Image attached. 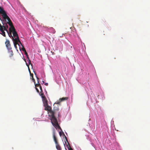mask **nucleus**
<instances>
[{
	"label": "nucleus",
	"mask_w": 150,
	"mask_h": 150,
	"mask_svg": "<svg viewBox=\"0 0 150 150\" xmlns=\"http://www.w3.org/2000/svg\"><path fill=\"white\" fill-rule=\"evenodd\" d=\"M9 30L8 35L10 37H12L13 41L18 40V41H20L18 34L15 29H9Z\"/></svg>",
	"instance_id": "1"
},
{
	"label": "nucleus",
	"mask_w": 150,
	"mask_h": 150,
	"mask_svg": "<svg viewBox=\"0 0 150 150\" xmlns=\"http://www.w3.org/2000/svg\"><path fill=\"white\" fill-rule=\"evenodd\" d=\"M4 15H3V14H1L3 18L5 20V21H6V19L7 20V22L6 24H8L10 26V27L9 28H14L11 19L6 14V13L5 11H4Z\"/></svg>",
	"instance_id": "2"
},
{
	"label": "nucleus",
	"mask_w": 150,
	"mask_h": 150,
	"mask_svg": "<svg viewBox=\"0 0 150 150\" xmlns=\"http://www.w3.org/2000/svg\"><path fill=\"white\" fill-rule=\"evenodd\" d=\"M45 107V110H47L48 112L50 113V115L51 114H53L54 113H56V112H57L59 111V109L58 108L57 109H54L53 110H52V108L50 106L47 105L46 106H44Z\"/></svg>",
	"instance_id": "3"
},
{
	"label": "nucleus",
	"mask_w": 150,
	"mask_h": 150,
	"mask_svg": "<svg viewBox=\"0 0 150 150\" xmlns=\"http://www.w3.org/2000/svg\"><path fill=\"white\" fill-rule=\"evenodd\" d=\"M56 112H56V113H54L53 114H52L49 115L51 117V120L52 125L58 123L57 120L54 116V115L56 114Z\"/></svg>",
	"instance_id": "4"
},
{
	"label": "nucleus",
	"mask_w": 150,
	"mask_h": 150,
	"mask_svg": "<svg viewBox=\"0 0 150 150\" xmlns=\"http://www.w3.org/2000/svg\"><path fill=\"white\" fill-rule=\"evenodd\" d=\"M5 44L7 49L8 50H11V44L10 42L9 41L7 40L5 42Z\"/></svg>",
	"instance_id": "5"
},
{
	"label": "nucleus",
	"mask_w": 150,
	"mask_h": 150,
	"mask_svg": "<svg viewBox=\"0 0 150 150\" xmlns=\"http://www.w3.org/2000/svg\"><path fill=\"white\" fill-rule=\"evenodd\" d=\"M4 31H6L8 34L9 33V32L7 29H0V33L2 34L3 36H5L6 35Z\"/></svg>",
	"instance_id": "6"
},
{
	"label": "nucleus",
	"mask_w": 150,
	"mask_h": 150,
	"mask_svg": "<svg viewBox=\"0 0 150 150\" xmlns=\"http://www.w3.org/2000/svg\"><path fill=\"white\" fill-rule=\"evenodd\" d=\"M13 44L14 45V46L15 47L16 49H17V47L16 45H19V44H18V42H19L20 44L22 45V43L20 40V41H18V40H15V41H13Z\"/></svg>",
	"instance_id": "7"
},
{
	"label": "nucleus",
	"mask_w": 150,
	"mask_h": 150,
	"mask_svg": "<svg viewBox=\"0 0 150 150\" xmlns=\"http://www.w3.org/2000/svg\"><path fill=\"white\" fill-rule=\"evenodd\" d=\"M24 52H25V54L26 55V56L27 57V59H28L27 60H28V62L29 63V65H28V64H27L26 63V64L27 66L28 67V66H29V65H30V64H31V61L30 60L28 56V54L27 53V52L26 51Z\"/></svg>",
	"instance_id": "8"
},
{
	"label": "nucleus",
	"mask_w": 150,
	"mask_h": 150,
	"mask_svg": "<svg viewBox=\"0 0 150 150\" xmlns=\"http://www.w3.org/2000/svg\"><path fill=\"white\" fill-rule=\"evenodd\" d=\"M42 99L44 106H46L47 105V101L45 97L42 98Z\"/></svg>",
	"instance_id": "9"
},
{
	"label": "nucleus",
	"mask_w": 150,
	"mask_h": 150,
	"mask_svg": "<svg viewBox=\"0 0 150 150\" xmlns=\"http://www.w3.org/2000/svg\"><path fill=\"white\" fill-rule=\"evenodd\" d=\"M53 137L54 141L55 143V144L58 143V142L57 141V138L55 135V133L54 132H53Z\"/></svg>",
	"instance_id": "10"
},
{
	"label": "nucleus",
	"mask_w": 150,
	"mask_h": 150,
	"mask_svg": "<svg viewBox=\"0 0 150 150\" xmlns=\"http://www.w3.org/2000/svg\"><path fill=\"white\" fill-rule=\"evenodd\" d=\"M68 99V98L67 97H63L62 98H60L59 100V102H60L62 101H64V100H67Z\"/></svg>",
	"instance_id": "11"
},
{
	"label": "nucleus",
	"mask_w": 150,
	"mask_h": 150,
	"mask_svg": "<svg viewBox=\"0 0 150 150\" xmlns=\"http://www.w3.org/2000/svg\"><path fill=\"white\" fill-rule=\"evenodd\" d=\"M53 125L55 127L56 129L58 128V129L61 130H62V129L60 127V126L59 125L58 123H57L56 124H53Z\"/></svg>",
	"instance_id": "12"
},
{
	"label": "nucleus",
	"mask_w": 150,
	"mask_h": 150,
	"mask_svg": "<svg viewBox=\"0 0 150 150\" xmlns=\"http://www.w3.org/2000/svg\"><path fill=\"white\" fill-rule=\"evenodd\" d=\"M56 149L57 150H62V149L59 143L55 144Z\"/></svg>",
	"instance_id": "13"
},
{
	"label": "nucleus",
	"mask_w": 150,
	"mask_h": 150,
	"mask_svg": "<svg viewBox=\"0 0 150 150\" xmlns=\"http://www.w3.org/2000/svg\"><path fill=\"white\" fill-rule=\"evenodd\" d=\"M4 11H5L4 9L2 8H1L0 6V13L1 14H3V15H4Z\"/></svg>",
	"instance_id": "14"
},
{
	"label": "nucleus",
	"mask_w": 150,
	"mask_h": 150,
	"mask_svg": "<svg viewBox=\"0 0 150 150\" xmlns=\"http://www.w3.org/2000/svg\"><path fill=\"white\" fill-rule=\"evenodd\" d=\"M37 79H38V83H36V84L35 83H34L35 86L36 87H39V86H40V83L39 82V80H38L39 79L37 77Z\"/></svg>",
	"instance_id": "15"
},
{
	"label": "nucleus",
	"mask_w": 150,
	"mask_h": 150,
	"mask_svg": "<svg viewBox=\"0 0 150 150\" xmlns=\"http://www.w3.org/2000/svg\"><path fill=\"white\" fill-rule=\"evenodd\" d=\"M67 147L68 149V150H73L72 148L71 147L70 145H69V144L68 143V145H67Z\"/></svg>",
	"instance_id": "16"
},
{
	"label": "nucleus",
	"mask_w": 150,
	"mask_h": 150,
	"mask_svg": "<svg viewBox=\"0 0 150 150\" xmlns=\"http://www.w3.org/2000/svg\"><path fill=\"white\" fill-rule=\"evenodd\" d=\"M41 93V97L42 98H43L44 97H45V96H44V94L43 92V91H42V92H41V93Z\"/></svg>",
	"instance_id": "17"
},
{
	"label": "nucleus",
	"mask_w": 150,
	"mask_h": 150,
	"mask_svg": "<svg viewBox=\"0 0 150 150\" xmlns=\"http://www.w3.org/2000/svg\"><path fill=\"white\" fill-rule=\"evenodd\" d=\"M13 51L11 50V51L10 52V57H12L13 56Z\"/></svg>",
	"instance_id": "18"
},
{
	"label": "nucleus",
	"mask_w": 150,
	"mask_h": 150,
	"mask_svg": "<svg viewBox=\"0 0 150 150\" xmlns=\"http://www.w3.org/2000/svg\"><path fill=\"white\" fill-rule=\"evenodd\" d=\"M39 88H40V93H41V92H42V87H41V86L40 85V86H39Z\"/></svg>",
	"instance_id": "19"
},
{
	"label": "nucleus",
	"mask_w": 150,
	"mask_h": 150,
	"mask_svg": "<svg viewBox=\"0 0 150 150\" xmlns=\"http://www.w3.org/2000/svg\"><path fill=\"white\" fill-rule=\"evenodd\" d=\"M22 51H23L24 52H25V51H26V50H25V48L23 46V47H22Z\"/></svg>",
	"instance_id": "20"
},
{
	"label": "nucleus",
	"mask_w": 150,
	"mask_h": 150,
	"mask_svg": "<svg viewBox=\"0 0 150 150\" xmlns=\"http://www.w3.org/2000/svg\"><path fill=\"white\" fill-rule=\"evenodd\" d=\"M29 71L30 72V70L29 68ZM30 76H31V77H32V78H33V74L30 73Z\"/></svg>",
	"instance_id": "21"
},
{
	"label": "nucleus",
	"mask_w": 150,
	"mask_h": 150,
	"mask_svg": "<svg viewBox=\"0 0 150 150\" xmlns=\"http://www.w3.org/2000/svg\"><path fill=\"white\" fill-rule=\"evenodd\" d=\"M35 89H36L37 92L38 93H39V91L37 87H35Z\"/></svg>",
	"instance_id": "22"
},
{
	"label": "nucleus",
	"mask_w": 150,
	"mask_h": 150,
	"mask_svg": "<svg viewBox=\"0 0 150 150\" xmlns=\"http://www.w3.org/2000/svg\"><path fill=\"white\" fill-rule=\"evenodd\" d=\"M32 80L33 82H34V83H35V79H34L33 78H32Z\"/></svg>",
	"instance_id": "23"
},
{
	"label": "nucleus",
	"mask_w": 150,
	"mask_h": 150,
	"mask_svg": "<svg viewBox=\"0 0 150 150\" xmlns=\"http://www.w3.org/2000/svg\"><path fill=\"white\" fill-rule=\"evenodd\" d=\"M45 85L46 86H47L48 85V83H45Z\"/></svg>",
	"instance_id": "24"
},
{
	"label": "nucleus",
	"mask_w": 150,
	"mask_h": 150,
	"mask_svg": "<svg viewBox=\"0 0 150 150\" xmlns=\"http://www.w3.org/2000/svg\"><path fill=\"white\" fill-rule=\"evenodd\" d=\"M65 139H66V141H67V142H68V140H67V137L66 136L65 137Z\"/></svg>",
	"instance_id": "25"
},
{
	"label": "nucleus",
	"mask_w": 150,
	"mask_h": 150,
	"mask_svg": "<svg viewBox=\"0 0 150 150\" xmlns=\"http://www.w3.org/2000/svg\"><path fill=\"white\" fill-rule=\"evenodd\" d=\"M59 134L60 136H61V132H59Z\"/></svg>",
	"instance_id": "26"
},
{
	"label": "nucleus",
	"mask_w": 150,
	"mask_h": 150,
	"mask_svg": "<svg viewBox=\"0 0 150 150\" xmlns=\"http://www.w3.org/2000/svg\"><path fill=\"white\" fill-rule=\"evenodd\" d=\"M0 19L1 21H2V20H1V17H0Z\"/></svg>",
	"instance_id": "27"
}]
</instances>
